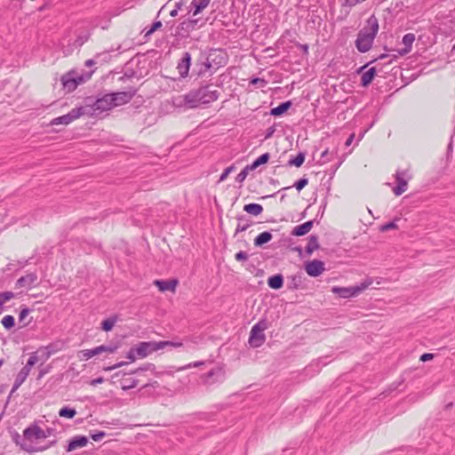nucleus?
<instances>
[{
    "instance_id": "nucleus-1",
    "label": "nucleus",
    "mask_w": 455,
    "mask_h": 455,
    "mask_svg": "<svg viewBox=\"0 0 455 455\" xmlns=\"http://www.w3.org/2000/svg\"><path fill=\"white\" fill-rule=\"evenodd\" d=\"M379 31V20L377 17L371 15L363 28L357 34L355 44L358 52L364 53L369 52Z\"/></svg>"
},
{
    "instance_id": "nucleus-2",
    "label": "nucleus",
    "mask_w": 455,
    "mask_h": 455,
    "mask_svg": "<svg viewBox=\"0 0 455 455\" xmlns=\"http://www.w3.org/2000/svg\"><path fill=\"white\" fill-rule=\"evenodd\" d=\"M87 110L86 116H99L104 111L114 108L113 99L110 93H106L102 97L97 99L92 105L84 106Z\"/></svg>"
},
{
    "instance_id": "nucleus-3",
    "label": "nucleus",
    "mask_w": 455,
    "mask_h": 455,
    "mask_svg": "<svg viewBox=\"0 0 455 455\" xmlns=\"http://www.w3.org/2000/svg\"><path fill=\"white\" fill-rule=\"evenodd\" d=\"M173 104L178 108H196L202 103L199 99V94L196 89L191 90L185 95H180L175 98Z\"/></svg>"
},
{
    "instance_id": "nucleus-4",
    "label": "nucleus",
    "mask_w": 455,
    "mask_h": 455,
    "mask_svg": "<svg viewBox=\"0 0 455 455\" xmlns=\"http://www.w3.org/2000/svg\"><path fill=\"white\" fill-rule=\"evenodd\" d=\"M267 329V322L259 321L254 324L250 332L249 343L252 347H260L266 339L264 331Z\"/></svg>"
},
{
    "instance_id": "nucleus-5",
    "label": "nucleus",
    "mask_w": 455,
    "mask_h": 455,
    "mask_svg": "<svg viewBox=\"0 0 455 455\" xmlns=\"http://www.w3.org/2000/svg\"><path fill=\"white\" fill-rule=\"evenodd\" d=\"M371 283H362L360 285H355L350 287H339L333 286L331 291L340 298L348 299L360 294L364 291Z\"/></svg>"
},
{
    "instance_id": "nucleus-6",
    "label": "nucleus",
    "mask_w": 455,
    "mask_h": 455,
    "mask_svg": "<svg viewBox=\"0 0 455 455\" xmlns=\"http://www.w3.org/2000/svg\"><path fill=\"white\" fill-rule=\"evenodd\" d=\"M86 110L87 109L84 108V107L73 108L68 114L54 118L51 122V124L52 125H57V124H65V125H67V124L72 123L73 121H75L76 119L79 118L80 116H85L87 114Z\"/></svg>"
},
{
    "instance_id": "nucleus-7",
    "label": "nucleus",
    "mask_w": 455,
    "mask_h": 455,
    "mask_svg": "<svg viewBox=\"0 0 455 455\" xmlns=\"http://www.w3.org/2000/svg\"><path fill=\"white\" fill-rule=\"evenodd\" d=\"M165 344L160 343V341L140 342L135 347L136 355L139 357L144 358L152 352L164 348Z\"/></svg>"
},
{
    "instance_id": "nucleus-8",
    "label": "nucleus",
    "mask_w": 455,
    "mask_h": 455,
    "mask_svg": "<svg viewBox=\"0 0 455 455\" xmlns=\"http://www.w3.org/2000/svg\"><path fill=\"white\" fill-rule=\"evenodd\" d=\"M61 84L67 92H70L76 89L77 85L84 82L82 76L76 71H70L61 77Z\"/></svg>"
},
{
    "instance_id": "nucleus-9",
    "label": "nucleus",
    "mask_w": 455,
    "mask_h": 455,
    "mask_svg": "<svg viewBox=\"0 0 455 455\" xmlns=\"http://www.w3.org/2000/svg\"><path fill=\"white\" fill-rule=\"evenodd\" d=\"M202 104H209L218 100L220 93L217 90H212L210 85L201 86L196 89Z\"/></svg>"
},
{
    "instance_id": "nucleus-10",
    "label": "nucleus",
    "mask_w": 455,
    "mask_h": 455,
    "mask_svg": "<svg viewBox=\"0 0 455 455\" xmlns=\"http://www.w3.org/2000/svg\"><path fill=\"white\" fill-rule=\"evenodd\" d=\"M191 54L188 52H183L176 67L180 78H186L188 76L189 69L191 67Z\"/></svg>"
},
{
    "instance_id": "nucleus-11",
    "label": "nucleus",
    "mask_w": 455,
    "mask_h": 455,
    "mask_svg": "<svg viewBox=\"0 0 455 455\" xmlns=\"http://www.w3.org/2000/svg\"><path fill=\"white\" fill-rule=\"evenodd\" d=\"M135 94L136 90L132 88L125 92H117L110 93L113 99V104L115 108L128 103L134 97Z\"/></svg>"
},
{
    "instance_id": "nucleus-12",
    "label": "nucleus",
    "mask_w": 455,
    "mask_h": 455,
    "mask_svg": "<svg viewBox=\"0 0 455 455\" xmlns=\"http://www.w3.org/2000/svg\"><path fill=\"white\" fill-rule=\"evenodd\" d=\"M43 429L36 424H31L24 430V437L28 443H31L36 440L44 439Z\"/></svg>"
},
{
    "instance_id": "nucleus-13",
    "label": "nucleus",
    "mask_w": 455,
    "mask_h": 455,
    "mask_svg": "<svg viewBox=\"0 0 455 455\" xmlns=\"http://www.w3.org/2000/svg\"><path fill=\"white\" fill-rule=\"evenodd\" d=\"M407 179L408 174L406 171H397L395 173L396 186L393 188L395 196H401L407 190Z\"/></svg>"
},
{
    "instance_id": "nucleus-14",
    "label": "nucleus",
    "mask_w": 455,
    "mask_h": 455,
    "mask_svg": "<svg viewBox=\"0 0 455 455\" xmlns=\"http://www.w3.org/2000/svg\"><path fill=\"white\" fill-rule=\"evenodd\" d=\"M307 274L312 277H317L325 270L324 263L319 259H313L305 264Z\"/></svg>"
},
{
    "instance_id": "nucleus-15",
    "label": "nucleus",
    "mask_w": 455,
    "mask_h": 455,
    "mask_svg": "<svg viewBox=\"0 0 455 455\" xmlns=\"http://www.w3.org/2000/svg\"><path fill=\"white\" fill-rule=\"evenodd\" d=\"M12 441L19 445L23 451L28 452H36L39 451V448L35 447L31 443H28L27 440L24 437V435L21 436L19 433L15 432L12 435Z\"/></svg>"
},
{
    "instance_id": "nucleus-16",
    "label": "nucleus",
    "mask_w": 455,
    "mask_h": 455,
    "mask_svg": "<svg viewBox=\"0 0 455 455\" xmlns=\"http://www.w3.org/2000/svg\"><path fill=\"white\" fill-rule=\"evenodd\" d=\"M36 281L37 275L36 273H29L17 280L16 287L30 289L35 285Z\"/></svg>"
},
{
    "instance_id": "nucleus-17",
    "label": "nucleus",
    "mask_w": 455,
    "mask_h": 455,
    "mask_svg": "<svg viewBox=\"0 0 455 455\" xmlns=\"http://www.w3.org/2000/svg\"><path fill=\"white\" fill-rule=\"evenodd\" d=\"M224 380V371L221 368H215L211 370L205 375V383L212 384L214 382H221Z\"/></svg>"
},
{
    "instance_id": "nucleus-18",
    "label": "nucleus",
    "mask_w": 455,
    "mask_h": 455,
    "mask_svg": "<svg viewBox=\"0 0 455 455\" xmlns=\"http://www.w3.org/2000/svg\"><path fill=\"white\" fill-rule=\"evenodd\" d=\"M155 285L158 287V289L161 291H174L176 289V286L178 284V281L176 279H171V280H156L154 282Z\"/></svg>"
},
{
    "instance_id": "nucleus-19",
    "label": "nucleus",
    "mask_w": 455,
    "mask_h": 455,
    "mask_svg": "<svg viewBox=\"0 0 455 455\" xmlns=\"http://www.w3.org/2000/svg\"><path fill=\"white\" fill-rule=\"evenodd\" d=\"M88 443V438L84 435L75 436L72 440H70L67 451H72L77 448L84 447Z\"/></svg>"
},
{
    "instance_id": "nucleus-20",
    "label": "nucleus",
    "mask_w": 455,
    "mask_h": 455,
    "mask_svg": "<svg viewBox=\"0 0 455 455\" xmlns=\"http://www.w3.org/2000/svg\"><path fill=\"white\" fill-rule=\"evenodd\" d=\"M415 41V35L412 33H408L403 37V44H404V48L398 50V53L400 55H405L411 51L412 44Z\"/></svg>"
},
{
    "instance_id": "nucleus-21",
    "label": "nucleus",
    "mask_w": 455,
    "mask_h": 455,
    "mask_svg": "<svg viewBox=\"0 0 455 455\" xmlns=\"http://www.w3.org/2000/svg\"><path fill=\"white\" fill-rule=\"evenodd\" d=\"M314 221L308 220L301 225L296 226L292 231L291 235L295 236H301L307 234L313 228Z\"/></svg>"
},
{
    "instance_id": "nucleus-22",
    "label": "nucleus",
    "mask_w": 455,
    "mask_h": 455,
    "mask_svg": "<svg viewBox=\"0 0 455 455\" xmlns=\"http://www.w3.org/2000/svg\"><path fill=\"white\" fill-rule=\"evenodd\" d=\"M212 68L211 62L206 60L204 61H197L196 64V69L193 71L197 77L204 76Z\"/></svg>"
},
{
    "instance_id": "nucleus-23",
    "label": "nucleus",
    "mask_w": 455,
    "mask_h": 455,
    "mask_svg": "<svg viewBox=\"0 0 455 455\" xmlns=\"http://www.w3.org/2000/svg\"><path fill=\"white\" fill-rule=\"evenodd\" d=\"M252 225V221L244 215L237 217V226L235 228V234L247 230Z\"/></svg>"
},
{
    "instance_id": "nucleus-24",
    "label": "nucleus",
    "mask_w": 455,
    "mask_h": 455,
    "mask_svg": "<svg viewBox=\"0 0 455 455\" xmlns=\"http://www.w3.org/2000/svg\"><path fill=\"white\" fill-rule=\"evenodd\" d=\"M63 347V343L61 341H56L51 343L44 347L45 359H48L51 355L60 351Z\"/></svg>"
},
{
    "instance_id": "nucleus-25",
    "label": "nucleus",
    "mask_w": 455,
    "mask_h": 455,
    "mask_svg": "<svg viewBox=\"0 0 455 455\" xmlns=\"http://www.w3.org/2000/svg\"><path fill=\"white\" fill-rule=\"evenodd\" d=\"M291 107L290 100L282 102L277 107L271 108L270 115L274 116H279L284 114Z\"/></svg>"
},
{
    "instance_id": "nucleus-26",
    "label": "nucleus",
    "mask_w": 455,
    "mask_h": 455,
    "mask_svg": "<svg viewBox=\"0 0 455 455\" xmlns=\"http://www.w3.org/2000/svg\"><path fill=\"white\" fill-rule=\"evenodd\" d=\"M267 284L270 288L277 290L283 287V277L281 274H277L270 276L267 279Z\"/></svg>"
},
{
    "instance_id": "nucleus-27",
    "label": "nucleus",
    "mask_w": 455,
    "mask_h": 455,
    "mask_svg": "<svg viewBox=\"0 0 455 455\" xmlns=\"http://www.w3.org/2000/svg\"><path fill=\"white\" fill-rule=\"evenodd\" d=\"M375 75H376L375 68H371L370 69H368L367 71L363 73V75L361 76V85L363 87L368 86L373 80Z\"/></svg>"
},
{
    "instance_id": "nucleus-28",
    "label": "nucleus",
    "mask_w": 455,
    "mask_h": 455,
    "mask_svg": "<svg viewBox=\"0 0 455 455\" xmlns=\"http://www.w3.org/2000/svg\"><path fill=\"white\" fill-rule=\"evenodd\" d=\"M243 211L251 215L258 216L262 213L263 207L261 204L251 203L245 204L243 206Z\"/></svg>"
},
{
    "instance_id": "nucleus-29",
    "label": "nucleus",
    "mask_w": 455,
    "mask_h": 455,
    "mask_svg": "<svg viewBox=\"0 0 455 455\" xmlns=\"http://www.w3.org/2000/svg\"><path fill=\"white\" fill-rule=\"evenodd\" d=\"M272 239V235L268 231H265L257 235L254 239L255 246H262L263 244L268 243Z\"/></svg>"
},
{
    "instance_id": "nucleus-30",
    "label": "nucleus",
    "mask_w": 455,
    "mask_h": 455,
    "mask_svg": "<svg viewBox=\"0 0 455 455\" xmlns=\"http://www.w3.org/2000/svg\"><path fill=\"white\" fill-rule=\"evenodd\" d=\"M211 0H199L198 2L196 0H193L191 3V5L195 7V10L193 12V15L196 16L199 14L204 9H205Z\"/></svg>"
},
{
    "instance_id": "nucleus-31",
    "label": "nucleus",
    "mask_w": 455,
    "mask_h": 455,
    "mask_svg": "<svg viewBox=\"0 0 455 455\" xmlns=\"http://www.w3.org/2000/svg\"><path fill=\"white\" fill-rule=\"evenodd\" d=\"M155 370H156V366H155L154 364H152V363H147V364H145V365H144V366H142V367H140V368H137V369H135V370H133V371H131L129 372V374H135V373H138V372H140V371H154ZM119 375H122V376H124H124L128 375V373H126V372H122V371H118V372H116V373L115 374V376H116V377H117V376H119Z\"/></svg>"
},
{
    "instance_id": "nucleus-32",
    "label": "nucleus",
    "mask_w": 455,
    "mask_h": 455,
    "mask_svg": "<svg viewBox=\"0 0 455 455\" xmlns=\"http://www.w3.org/2000/svg\"><path fill=\"white\" fill-rule=\"evenodd\" d=\"M270 158L269 153H264L255 159L251 164H249L251 170H255L261 164H267Z\"/></svg>"
},
{
    "instance_id": "nucleus-33",
    "label": "nucleus",
    "mask_w": 455,
    "mask_h": 455,
    "mask_svg": "<svg viewBox=\"0 0 455 455\" xmlns=\"http://www.w3.org/2000/svg\"><path fill=\"white\" fill-rule=\"evenodd\" d=\"M318 237L316 235H311L306 246V252L310 255L315 250L318 249Z\"/></svg>"
},
{
    "instance_id": "nucleus-34",
    "label": "nucleus",
    "mask_w": 455,
    "mask_h": 455,
    "mask_svg": "<svg viewBox=\"0 0 455 455\" xmlns=\"http://www.w3.org/2000/svg\"><path fill=\"white\" fill-rule=\"evenodd\" d=\"M305 153L303 152H299L296 157L294 158H291L288 161V165L289 166H296V167H300L304 161H305Z\"/></svg>"
},
{
    "instance_id": "nucleus-35",
    "label": "nucleus",
    "mask_w": 455,
    "mask_h": 455,
    "mask_svg": "<svg viewBox=\"0 0 455 455\" xmlns=\"http://www.w3.org/2000/svg\"><path fill=\"white\" fill-rule=\"evenodd\" d=\"M138 380L132 378H124L121 382V387L123 390H129L137 386Z\"/></svg>"
},
{
    "instance_id": "nucleus-36",
    "label": "nucleus",
    "mask_w": 455,
    "mask_h": 455,
    "mask_svg": "<svg viewBox=\"0 0 455 455\" xmlns=\"http://www.w3.org/2000/svg\"><path fill=\"white\" fill-rule=\"evenodd\" d=\"M76 414V411L74 408L70 407H63L60 410L59 415L63 418L72 419Z\"/></svg>"
},
{
    "instance_id": "nucleus-37",
    "label": "nucleus",
    "mask_w": 455,
    "mask_h": 455,
    "mask_svg": "<svg viewBox=\"0 0 455 455\" xmlns=\"http://www.w3.org/2000/svg\"><path fill=\"white\" fill-rule=\"evenodd\" d=\"M1 323L5 329L11 330L15 325V319L12 315H7L2 318Z\"/></svg>"
},
{
    "instance_id": "nucleus-38",
    "label": "nucleus",
    "mask_w": 455,
    "mask_h": 455,
    "mask_svg": "<svg viewBox=\"0 0 455 455\" xmlns=\"http://www.w3.org/2000/svg\"><path fill=\"white\" fill-rule=\"evenodd\" d=\"M30 312V309L27 307L21 308L20 315H19V322L23 323L22 327L28 326L31 323V319L28 322H24L26 317L28 315Z\"/></svg>"
},
{
    "instance_id": "nucleus-39",
    "label": "nucleus",
    "mask_w": 455,
    "mask_h": 455,
    "mask_svg": "<svg viewBox=\"0 0 455 455\" xmlns=\"http://www.w3.org/2000/svg\"><path fill=\"white\" fill-rule=\"evenodd\" d=\"M116 322V317L105 319L101 323L102 330H104L105 331H111L113 329L114 325H115Z\"/></svg>"
},
{
    "instance_id": "nucleus-40",
    "label": "nucleus",
    "mask_w": 455,
    "mask_h": 455,
    "mask_svg": "<svg viewBox=\"0 0 455 455\" xmlns=\"http://www.w3.org/2000/svg\"><path fill=\"white\" fill-rule=\"evenodd\" d=\"M30 371H28L27 368L23 367L20 372L18 373L15 381H17L20 384H23V382L26 380L28 376L29 375Z\"/></svg>"
},
{
    "instance_id": "nucleus-41",
    "label": "nucleus",
    "mask_w": 455,
    "mask_h": 455,
    "mask_svg": "<svg viewBox=\"0 0 455 455\" xmlns=\"http://www.w3.org/2000/svg\"><path fill=\"white\" fill-rule=\"evenodd\" d=\"M14 298V293L12 291H4L0 293V309L2 308L3 305Z\"/></svg>"
},
{
    "instance_id": "nucleus-42",
    "label": "nucleus",
    "mask_w": 455,
    "mask_h": 455,
    "mask_svg": "<svg viewBox=\"0 0 455 455\" xmlns=\"http://www.w3.org/2000/svg\"><path fill=\"white\" fill-rule=\"evenodd\" d=\"M95 348H96L97 355H100V354L104 353V352L114 353L116 350V346L101 345V346L96 347Z\"/></svg>"
},
{
    "instance_id": "nucleus-43",
    "label": "nucleus",
    "mask_w": 455,
    "mask_h": 455,
    "mask_svg": "<svg viewBox=\"0 0 455 455\" xmlns=\"http://www.w3.org/2000/svg\"><path fill=\"white\" fill-rule=\"evenodd\" d=\"M250 171L251 170L248 164L238 173V175L235 178L236 181L242 183L248 176Z\"/></svg>"
},
{
    "instance_id": "nucleus-44",
    "label": "nucleus",
    "mask_w": 455,
    "mask_h": 455,
    "mask_svg": "<svg viewBox=\"0 0 455 455\" xmlns=\"http://www.w3.org/2000/svg\"><path fill=\"white\" fill-rule=\"evenodd\" d=\"M82 354V359L84 360H89L90 358L98 355L96 352V348H91V349H84L81 351Z\"/></svg>"
},
{
    "instance_id": "nucleus-45",
    "label": "nucleus",
    "mask_w": 455,
    "mask_h": 455,
    "mask_svg": "<svg viewBox=\"0 0 455 455\" xmlns=\"http://www.w3.org/2000/svg\"><path fill=\"white\" fill-rule=\"evenodd\" d=\"M308 184V179L306 178V177H303L301 179H299V180H297L295 183H294V187L296 188V189L298 191H300L302 190Z\"/></svg>"
},
{
    "instance_id": "nucleus-46",
    "label": "nucleus",
    "mask_w": 455,
    "mask_h": 455,
    "mask_svg": "<svg viewBox=\"0 0 455 455\" xmlns=\"http://www.w3.org/2000/svg\"><path fill=\"white\" fill-rule=\"evenodd\" d=\"M398 227L396 225V222H395V220H394V221H390V222H387V223H385V224L381 225L380 228H379V230L381 232H387V231H388L390 229H396Z\"/></svg>"
},
{
    "instance_id": "nucleus-47",
    "label": "nucleus",
    "mask_w": 455,
    "mask_h": 455,
    "mask_svg": "<svg viewBox=\"0 0 455 455\" xmlns=\"http://www.w3.org/2000/svg\"><path fill=\"white\" fill-rule=\"evenodd\" d=\"M113 50H111L112 52ZM110 51L102 52L95 55V60L98 61H108L110 58Z\"/></svg>"
},
{
    "instance_id": "nucleus-48",
    "label": "nucleus",
    "mask_w": 455,
    "mask_h": 455,
    "mask_svg": "<svg viewBox=\"0 0 455 455\" xmlns=\"http://www.w3.org/2000/svg\"><path fill=\"white\" fill-rule=\"evenodd\" d=\"M38 362V357L36 355L33 354L29 356L27 364L24 366L28 371H31V367L34 366Z\"/></svg>"
},
{
    "instance_id": "nucleus-49",
    "label": "nucleus",
    "mask_w": 455,
    "mask_h": 455,
    "mask_svg": "<svg viewBox=\"0 0 455 455\" xmlns=\"http://www.w3.org/2000/svg\"><path fill=\"white\" fill-rule=\"evenodd\" d=\"M104 436H106V433L103 431H96L91 434V438L95 442H100Z\"/></svg>"
},
{
    "instance_id": "nucleus-50",
    "label": "nucleus",
    "mask_w": 455,
    "mask_h": 455,
    "mask_svg": "<svg viewBox=\"0 0 455 455\" xmlns=\"http://www.w3.org/2000/svg\"><path fill=\"white\" fill-rule=\"evenodd\" d=\"M250 84L257 85L259 88H262L267 84V82L262 78H252Z\"/></svg>"
},
{
    "instance_id": "nucleus-51",
    "label": "nucleus",
    "mask_w": 455,
    "mask_h": 455,
    "mask_svg": "<svg viewBox=\"0 0 455 455\" xmlns=\"http://www.w3.org/2000/svg\"><path fill=\"white\" fill-rule=\"evenodd\" d=\"M203 364H204V362L198 361V362H195L193 363H188L187 365L181 366V367L176 369L175 371H183V370L189 369L191 367H198V366L203 365Z\"/></svg>"
},
{
    "instance_id": "nucleus-52",
    "label": "nucleus",
    "mask_w": 455,
    "mask_h": 455,
    "mask_svg": "<svg viewBox=\"0 0 455 455\" xmlns=\"http://www.w3.org/2000/svg\"><path fill=\"white\" fill-rule=\"evenodd\" d=\"M235 258L237 261H245L248 259V254L243 251H240L235 253Z\"/></svg>"
},
{
    "instance_id": "nucleus-53",
    "label": "nucleus",
    "mask_w": 455,
    "mask_h": 455,
    "mask_svg": "<svg viewBox=\"0 0 455 455\" xmlns=\"http://www.w3.org/2000/svg\"><path fill=\"white\" fill-rule=\"evenodd\" d=\"M234 169V165L226 168L220 177V181H224Z\"/></svg>"
},
{
    "instance_id": "nucleus-54",
    "label": "nucleus",
    "mask_w": 455,
    "mask_h": 455,
    "mask_svg": "<svg viewBox=\"0 0 455 455\" xmlns=\"http://www.w3.org/2000/svg\"><path fill=\"white\" fill-rule=\"evenodd\" d=\"M161 27H162L161 21L154 22L152 27L150 28V29L146 32L145 36L151 35L153 32H155L156 29H158Z\"/></svg>"
},
{
    "instance_id": "nucleus-55",
    "label": "nucleus",
    "mask_w": 455,
    "mask_h": 455,
    "mask_svg": "<svg viewBox=\"0 0 455 455\" xmlns=\"http://www.w3.org/2000/svg\"><path fill=\"white\" fill-rule=\"evenodd\" d=\"M329 155H333V153H330L328 149H325L321 154V158L323 159V164L330 162L331 160V157H329Z\"/></svg>"
},
{
    "instance_id": "nucleus-56",
    "label": "nucleus",
    "mask_w": 455,
    "mask_h": 455,
    "mask_svg": "<svg viewBox=\"0 0 455 455\" xmlns=\"http://www.w3.org/2000/svg\"><path fill=\"white\" fill-rule=\"evenodd\" d=\"M127 363L126 362H120V363H117L114 365H111V366H108V367H105L104 368V371H113V370H116L123 365H125Z\"/></svg>"
},
{
    "instance_id": "nucleus-57",
    "label": "nucleus",
    "mask_w": 455,
    "mask_h": 455,
    "mask_svg": "<svg viewBox=\"0 0 455 455\" xmlns=\"http://www.w3.org/2000/svg\"><path fill=\"white\" fill-rule=\"evenodd\" d=\"M160 343H166L165 344V347L167 346H171V347H182V342H176V341H160Z\"/></svg>"
},
{
    "instance_id": "nucleus-58",
    "label": "nucleus",
    "mask_w": 455,
    "mask_h": 455,
    "mask_svg": "<svg viewBox=\"0 0 455 455\" xmlns=\"http://www.w3.org/2000/svg\"><path fill=\"white\" fill-rule=\"evenodd\" d=\"M88 39V36H79L77 37V39L75 41V44L76 47H80L82 46Z\"/></svg>"
},
{
    "instance_id": "nucleus-59",
    "label": "nucleus",
    "mask_w": 455,
    "mask_h": 455,
    "mask_svg": "<svg viewBox=\"0 0 455 455\" xmlns=\"http://www.w3.org/2000/svg\"><path fill=\"white\" fill-rule=\"evenodd\" d=\"M136 350H135V347H132L130 349V351L128 352L126 357L131 360L132 362H133L136 358Z\"/></svg>"
},
{
    "instance_id": "nucleus-60",
    "label": "nucleus",
    "mask_w": 455,
    "mask_h": 455,
    "mask_svg": "<svg viewBox=\"0 0 455 455\" xmlns=\"http://www.w3.org/2000/svg\"><path fill=\"white\" fill-rule=\"evenodd\" d=\"M365 0H346L345 1V5L347 6H349V7H353L355 5H356L357 4H360L362 2H364Z\"/></svg>"
},
{
    "instance_id": "nucleus-61",
    "label": "nucleus",
    "mask_w": 455,
    "mask_h": 455,
    "mask_svg": "<svg viewBox=\"0 0 455 455\" xmlns=\"http://www.w3.org/2000/svg\"><path fill=\"white\" fill-rule=\"evenodd\" d=\"M434 358V355L433 354H430V353H425L423 354L419 360L421 362H427V361H429V360H432Z\"/></svg>"
},
{
    "instance_id": "nucleus-62",
    "label": "nucleus",
    "mask_w": 455,
    "mask_h": 455,
    "mask_svg": "<svg viewBox=\"0 0 455 455\" xmlns=\"http://www.w3.org/2000/svg\"><path fill=\"white\" fill-rule=\"evenodd\" d=\"M103 382H104V379H103L102 377H99V378H97V379H92V380L90 381V385H91V386L95 387V386H97L98 384H101V383H103Z\"/></svg>"
},
{
    "instance_id": "nucleus-63",
    "label": "nucleus",
    "mask_w": 455,
    "mask_h": 455,
    "mask_svg": "<svg viewBox=\"0 0 455 455\" xmlns=\"http://www.w3.org/2000/svg\"><path fill=\"white\" fill-rule=\"evenodd\" d=\"M174 371H174V367L171 366V367H170V370L165 371L155 372V374H156V376H157V377H159V376H161V375H163V374H169V375H172Z\"/></svg>"
},
{
    "instance_id": "nucleus-64",
    "label": "nucleus",
    "mask_w": 455,
    "mask_h": 455,
    "mask_svg": "<svg viewBox=\"0 0 455 455\" xmlns=\"http://www.w3.org/2000/svg\"><path fill=\"white\" fill-rule=\"evenodd\" d=\"M43 433H44V439H46L48 437H50L51 435H53L54 433V429L53 428H51V427H48L46 430H44L43 429Z\"/></svg>"
}]
</instances>
